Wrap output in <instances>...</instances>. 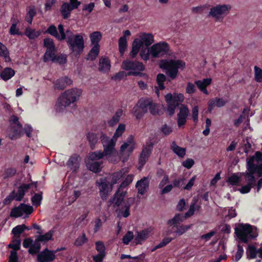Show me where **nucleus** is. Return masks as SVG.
<instances>
[{"label": "nucleus", "instance_id": "1", "mask_svg": "<svg viewBox=\"0 0 262 262\" xmlns=\"http://www.w3.org/2000/svg\"><path fill=\"white\" fill-rule=\"evenodd\" d=\"M81 94L82 90L80 89L72 88L66 90L57 99L56 103V111L58 112L63 111L67 106L78 100Z\"/></svg>", "mask_w": 262, "mask_h": 262}, {"label": "nucleus", "instance_id": "2", "mask_svg": "<svg viewBox=\"0 0 262 262\" xmlns=\"http://www.w3.org/2000/svg\"><path fill=\"white\" fill-rule=\"evenodd\" d=\"M253 228L250 224H240L235 228V234L241 242L247 244L249 239H254L258 236L256 228H255L254 230Z\"/></svg>", "mask_w": 262, "mask_h": 262}, {"label": "nucleus", "instance_id": "3", "mask_svg": "<svg viewBox=\"0 0 262 262\" xmlns=\"http://www.w3.org/2000/svg\"><path fill=\"white\" fill-rule=\"evenodd\" d=\"M154 41V36L151 33H142L139 38H136L133 41L132 49L130 52L132 58L136 57L141 48L144 45L148 47Z\"/></svg>", "mask_w": 262, "mask_h": 262}, {"label": "nucleus", "instance_id": "4", "mask_svg": "<svg viewBox=\"0 0 262 262\" xmlns=\"http://www.w3.org/2000/svg\"><path fill=\"white\" fill-rule=\"evenodd\" d=\"M185 62L181 60H162L160 63V68L167 70L166 74L171 79H174L177 76L179 69H184Z\"/></svg>", "mask_w": 262, "mask_h": 262}, {"label": "nucleus", "instance_id": "5", "mask_svg": "<svg viewBox=\"0 0 262 262\" xmlns=\"http://www.w3.org/2000/svg\"><path fill=\"white\" fill-rule=\"evenodd\" d=\"M66 42L70 50L76 57L79 56L83 52L84 40L81 34H77L73 37L67 36Z\"/></svg>", "mask_w": 262, "mask_h": 262}, {"label": "nucleus", "instance_id": "6", "mask_svg": "<svg viewBox=\"0 0 262 262\" xmlns=\"http://www.w3.org/2000/svg\"><path fill=\"white\" fill-rule=\"evenodd\" d=\"M33 211V208L32 206L25 203H20L18 206L11 209L10 216L17 218L21 216L24 214L28 215L31 214Z\"/></svg>", "mask_w": 262, "mask_h": 262}, {"label": "nucleus", "instance_id": "7", "mask_svg": "<svg viewBox=\"0 0 262 262\" xmlns=\"http://www.w3.org/2000/svg\"><path fill=\"white\" fill-rule=\"evenodd\" d=\"M169 50V45L165 41H162L152 45L150 48V54L154 57H159L166 54Z\"/></svg>", "mask_w": 262, "mask_h": 262}, {"label": "nucleus", "instance_id": "8", "mask_svg": "<svg viewBox=\"0 0 262 262\" xmlns=\"http://www.w3.org/2000/svg\"><path fill=\"white\" fill-rule=\"evenodd\" d=\"M231 9V7L230 5H217L210 9L209 16H211L215 18L219 19L222 16L227 15Z\"/></svg>", "mask_w": 262, "mask_h": 262}, {"label": "nucleus", "instance_id": "9", "mask_svg": "<svg viewBox=\"0 0 262 262\" xmlns=\"http://www.w3.org/2000/svg\"><path fill=\"white\" fill-rule=\"evenodd\" d=\"M96 185L99 187V194L103 201L107 200L110 189H112V184L105 179H100L96 181Z\"/></svg>", "mask_w": 262, "mask_h": 262}, {"label": "nucleus", "instance_id": "10", "mask_svg": "<svg viewBox=\"0 0 262 262\" xmlns=\"http://www.w3.org/2000/svg\"><path fill=\"white\" fill-rule=\"evenodd\" d=\"M147 112L145 99H140L131 111L132 114L137 120H140Z\"/></svg>", "mask_w": 262, "mask_h": 262}, {"label": "nucleus", "instance_id": "11", "mask_svg": "<svg viewBox=\"0 0 262 262\" xmlns=\"http://www.w3.org/2000/svg\"><path fill=\"white\" fill-rule=\"evenodd\" d=\"M153 145L152 143L148 142L145 146H143L139 158V164L140 168H142L147 161L152 152Z\"/></svg>", "mask_w": 262, "mask_h": 262}, {"label": "nucleus", "instance_id": "12", "mask_svg": "<svg viewBox=\"0 0 262 262\" xmlns=\"http://www.w3.org/2000/svg\"><path fill=\"white\" fill-rule=\"evenodd\" d=\"M122 67L124 70L126 71H143L145 69L144 66L142 62L130 60H124L122 62Z\"/></svg>", "mask_w": 262, "mask_h": 262}, {"label": "nucleus", "instance_id": "13", "mask_svg": "<svg viewBox=\"0 0 262 262\" xmlns=\"http://www.w3.org/2000/svg\"><path fill=\"white\" fill-rule=\"evenodd\" d=\"M189 113V109L187 105L182 104L180 107L179 113L177 114V124L179 128L186 124Z\"/></svg>", "mask_w": 262, "mask_h": 262}, {"label": "nucleus", "instance_id": "14", "mask_svg": "<svg viewBox=\"0 0 262 262\" xmlns=\"http://www.w3.org/2000/svg\"><path fill=\"white\" fill-rule=\"evenodd\" d=\"M55 258L56 256L52 250L46 248L38 254L37 260L38 262H52Z\"/></svg>", "mask_w": 262, "mask_h": 262}, {"label": "nucleus", "instance_id": "15", "mask_svg": "<svg viewBox=\"0 0 262 262\" xmlns=\"http://www.w3.org/2000/svg\"><path fill=\"white\" fill-rule=\"evenodd\" d=\"M134 202V199L132 198H127L124 201L123 204L119 209L118 215L125 218L128 217L130 214V208Z\"/></svg>", "mask_w": 262, "mask_h": 262}, {"label": "nucleus", "instance_id": "16", "mask_svg": "<svg viewBox=\"0 0 262 262\" xmlns=\"http://www.w3.org/2000/svg\"><path fill=\"white\" fill-rule=\"evenodd\" d=\"M116 143V142L115 141L111 139L108 144L103 145L104 149L102 152L106 157V159L109 162H112V157L116 153L115 149Z\"/></svg>", "mask_w": 262, "mask_h": 262}, {"label": "nucleus", "instance_id": "17", "mask_svg": "<svg viewBox=\"0 0 262 262\" xmlns=\"http://www.w3.org/2000/svg\"><path fill=\"white\" fill-rule=\"evenodd\" d=\"M165 100L167 103V111L169 115L172 116L174 114L177 106H179L178 102L173 95L170 93L165 96Z\"/></svg>", "mask_w": 262, "mask_h": 262}, {"label": "nucleus", "instance_id": "18", "mask_svg": "<svg viewBox=\"0 0 262 262\" xmlns=\"http://www.w3.org/2000/svg\"><path fill=\"white\" fill-rule=\"evenodd\" d=\"M80 157L77 154H74L70 157L67 163L68 167L73 172H76L80 166Z\"/></svg>", "mask_w": 262, "mask_h": 262}, {"label": "nucleus", "instance_id": "19", "mask_svg": "<svg viewBox=\"0 0 262 262\" xmlns=\"http://www.w3.org/2000/svg\"><path fill=\"white\" fill-rule=\"evenodd\" d=\"M130 31L126 30L123 32V35L120 37L118 40L119 51L121 56L123 55L127 48V41L126 37L130 36Z\"/></svg>", "mask_w": 262, "mask_h": 262}, {"label": "nucleus", "instance_id": "20", "mask_svg": "<svg viewBox=\"0 0 262 262\" xmlns=\"http://www.w3.org/2000/svg\"><path fill=\"white\" fill-rule=\"evenodd\" d=\"M34 184L35 187H37V182L30 184H21L18 188L17 192H16V197L17 201H21L24 198L25 193L31 188L32 185Z\"/></svg>", "mask_w": 262, "mask_h": 262}, {"label": "nucleus", "instance_id": "21", "mask_svg": "<svg viewBox=\"0 0 262 262\" xmlns=\"http://www.w3.org/2000/svg\"><path fill=\"white\" fill-rule=\"evenodd\" d=\"M211 78H204L203 80H198L194 81V84L196 85L200 91L204 94L208 95L209 92L207 90V87L210 85L212 83Z\"/></svg>", "mask_w": 262, "mask_h": 262}, {"label": "nucleus", "instance_id": "22", "mask_svg": "<svg viewBox=\"0 0 262 262\" xmlns=\"http://www.w3.org/2000/svg\"><path fill=\"white\" fill-rule=\"evenodd\" d=\"M126 193V191L123 190L117 189L111 202L114 203L115 207L120 206L124 200Z\"/></svg>", "mask_w": 262, "mask_h": 262}, {"label": "nucleus", "instance_id": "23", "mask_svg": "<svg viewBox=\"0 0 262 262\" xmlns=\"http://www.w3.org/2000/svg\"><path fill=\"white\" fill-rule=\"evenodd\" d=\"M149 185V182L148 178L143 177L141 180L137 181L136 187L138 189V193L143 195L147 191Z\"/></svg>", "mask_w": 262, "mask_h": 262}, {"label": "nucleus", "instance_id": "24", "mask_svg": "<svg viewBox=\"0 0 262 262\" xmlns=\"http://www.w3.org/2000/svg\"><path fill=\"white\" fill-rule=\"evenodd\" d=\"M72 83V80L67 76H65L57 79L54 84L56 89L62 90Z\"/></svg>", "mask_w": 262, "mask_h": 262}, {"label": "nucleus", "instance_id": "25", "mask_svg": "<svg viewBox=\"0 0 262 262\" xmlns=\"http://www.w3.org/2000/svg\"><path fill=\"white\" fill-rule=\"evenodd\" d=\"M54 231L52 230H50L48 232L45 233V234H39L35 237V240L38 243L45 244L47 243L48 241L53 240V236Z\"/></svg>", "mask_w": 262, "mask_h": 262}, {"label": "nucleus", "instance_id": "26", "mask_svg": "<svg viewBox=\"0 0 262 262\" xmlns=\"http://www.w3.org/2000/svg\"><path fill=\"white\" fill-rule=\"evenodd\" d=\"M12 135L9 136L11 140L15 139L17 137H20L24 135L23 129V125L21 123L13 125L11 126Z\"/></svg>", "mask_w": 262, "mask_h": 262}, {"label": "nucleus", "instance_id": "27", "mask_svg": "<svg viewBox=\"0 0 262 262\" xmlns=\"http://www.w3.org/2000/svg\"><path fill=\"white\" fill-rule=\"evenodd\" d=\"M172 229L176 228V229L173 231V232L176 233V236H180L184 234L187 231L190 229L192 226V225H185L183 224H178L172 225Z\"/></svg>", "mask_w": 262, "mask_h": 262}, {"label": "nucleus", "instance_id": "28", "mask_svg": "<svg viewBox=\"0 0 262 262\" xmlns=\"http://www.w3.org/2000/svg\"><path fill=\"white\" fill-rule=\"evenodd\" d=\"M73 10L70 6L69 3L64 2L61 6L60 13L63 19H68L71 15V13Z\"/></svg>", "mask_w": 262, "mask_h": 262}, {"label": "nucleus", "instance_id": "29", "mask_svg": "<svg viewBox=\"0 0 262 262\" xmlns=\"http://www.w3.org/2000/svg\"><path fill=\"white\" fill-rule=\"evenodd\" d=\"M188 218V217H186V215H183L181 213H177L175 214L174 217L168 220L167 225L169 226H172V225L181 224L182 222H183L185 219Z\"/></svg>", "mask_w": 262, "mask_h": 262}, {"label": "nucleus", "instance_id": "30", "mask_svg": "<svg viewBox=\"0 0 262 262\" xmlns=\"http://www.w3.org/2000/svg\"><path fill=\"white\" fill-rule=\"evenodd\" d=\"M148 237V232L147 230L138 231L135 238L136 245L142 244Z\"/></svg>", "mask_w": 262, "mask_h": 262}, {"label": "nucleus", "instance_id": "31", "mask_svg": "<svg viewBox=\"0 0 262 262\" xmlns=\"http://www.w3.org/2000/svg\"><path fill=\"white\" fill-rule=\"evenodd\" d=\"M111 68L110 61L107 57H103L100 59L99 64V71L107 72Z\"/></svg>", "mask_w": 262, "mask_h": 262}, {"label": "nucleus", "instance_id": "32", "mask_svg": "<svg viewBox=\"0 0 262 262\" xmlns=\"http://www.w3.org/2000/svg\"><path fill=\"white\" fill-rule=\"evenodd\" d=\"M15 71L11 68H5L0 73L1 78L4 81H7L10 79L14 76Z\"/></svg>", "mask_w": 262, "mask_h": 262}, {"label": "nucleus", "instance_id": "33", "mask_svg": "<svg viewBox=\"0 0 262 262\" xmlns=\"http://www.w3.org/2000/svg\"><path fill=\"white\" fill-rule=\"evenodd\" d=\"M171 150L180 158H183L186 154V149L177 145L175 141H173L170 146Z\"/></svg>", "mask_w": 262, "mask_h": 262}, {"label": "nucleus", "instance_id": "34", "mask_svg": "<svg viewBox=\"0 0 262 262\" xmlns=\"http://www.w3.org/2000/svg\"><path fill=\"white\" fill-rule=\"evenodd\" d=\"M86 138L89 141L91 149H94L95 145L98 142L99 138V134H96L93 133H89L86 135Z\"/></svg>", "mask_w": 262, "mask_h": 262}, {"label": "nucleus", "instance_id": "35", "mask_svg": "<svg viewBox=\"0 0 262 262\" xmlns=\"http://www.w3.org/2000/svg\"><path fill=\"white\" fill-rule=\"evenodd\" d=\"M145 104L146 105V109L149 110L150 113L152 115H158L159 113L157 103H153L148 100L145 99Z\"/></svg>", "mask_w": 262, "mask_h": 262}, {"label": "nucleus", "instance_id": "36", "mask_svg": "<svg viewBox=\"0 0 262 262\" xmlns=\"http://www.w3.org/2000/svg\"><path fill=\"white\" fill-rule=\"evenodd\" d=\"M41 33V32L40 30H36L29 27H27L25 31V35L30 39H35L39 37Z\"/></svg>", "mask_w": 262, "mask_h": 262}, {"label": "nucleus", "instance_id": "37", "mask_svg": "<svg viewBox=\"0 0 262 262\" xmlns=\"http://www.w3.org/2000/svg\"><path fill=\"white\" fill-rule=\"evenodd\" d=\"M258 254V249L254 246L249 245L248 246L246 250L247 258L249 259H254Z\"/></svg>", "mask_w": 262, "mask_h": 262}, {"label": "nucleus", "instance_id": "38", "mask_svg": "<svg viewBox=\"0 0 262 262\" xmlns=\"http://www.w3.org/2000/svg\"><path fill=\"white\" fill-rule=\"evenodd\" d=\"M123 114V111L121 109H118L113 116L112 119L109 120L107 124L109 126H114L120 120L121 117Z\"/></svg>", "mask_w": 262, "mask_h": 262}, {"label": "nucleus", "instance_id": "39", "mask_svg": "<svg viewBox=\"0 0 262 262\" xmlns=\"http://www.w3.org/2000/svg\"><path fill=\"white\" fill-rule=\"evenodd\" d=\"M9 52L6 46L0 42V56L3 57L5 62H10L11 58Z\"/></svg>", "mask_w": 262, "mask_h": 262}, {"label": "nucleus", "instance_id": "40", "mask_svg": "<svg viewBox=\"0 0 262 262\" xmlns=\"http://www.w3.org/2000/svg\"><path fill=\"white\" fill-rule=\"evenodd\" d=\"M100 46L94 45L90 50L86 59L91 61L94 60L99 53Z\"/></svg>", "mask_w": 262, "mask_h": 262}, {"label": "nucleus", "instance_id": "41", "mask_svg": "<svg viewBox=\"0 0 262 262\" xmlns=\"http://www.w3.org/2000/svg\"><path fill=\"white\" fill-rule=\"evenodd\" d=\"M56 51V50H46L43 56V61L45 62H47L49 61H51L53 62L56 56V54L55 53Z\"/></svg>", "mask_w": 262, "mask_h": 262}, {"label": "nucleus", "instance_id": "42", "mask_svg": "<svg viewBox=\"0 0 262 262\" xmlns=\"http://www.w3.org/2000/svg\"><path fill=\"white\" fill-rule=\"evenodd\" d=\"M102 164L101 162H92L86 164V166L89 169L93 172L98 173L101 171V165Z\"/></svg>", "mask_w": 262, "mask_h": 262}, {"label": "nucleus", "instance_id": "43", "mask_svg": "<svg viewBox=\"0 0 262 262\" xmlns=\"http://www.w3.org/2000/svg\"><path fill=\"white\" fill-rule=\"evenodd\" d=\"M91 44L93 45H99V42L102 38V34L100 32L95 31L90 35Z\"/></svg>", "mask_w": 262, "mask_h": 262}, {"label": "nucleus", "instance_id": "44", "mask_svg": "<svg viewBox=\"0 0 262 262\" xmlns=\"http://www.w3.org/2000/svg\"><path fill=\"white\" fill-rule=\"evenodd\" d=\"M41 249V244L36 242L35 239L34 243L28 250V252L32 255L39 253Z\"/></svg>", "mask_w": 262, "mask_h": 262}, {"label": "nucleus", "instance_id": "45", "mask_svg": "<svg viewBox=\"0 0 262 262\" xmlns=\"http://www.w3.org/2000/svg\"><path fill=\"white\" fill-rule=\"evenodd\" d=\"M241 177L237 176V173H233L227 180V182L232 186L240 185Z\"/></svg>", "mask_w": 262, "mask_h": 262}, {"label": "nucleus", "instance_id": "46", "mask_svg": "<svg viewBox=\"0 0 262 262\" xmlns=\"http://www.w3.org/2000/svg\"><path fill=\"white\" fill-rule=\"evenodd\" d=\"M199 201L198 198L194 197L192 199V203L190 206L189 210L185 213L186 217H190L192 216L195 211V206Z\"/></svg>", "mask_w": 262, "mask_h": 262}, {"label": "nucleus", "instance_id": "47", "mask_svg": "<svg viewBox=\"0 0 262 262\" xmlns=\"http://www.w3.org/2000/svg\"><path fill=\"white\" fill-rule=\"evenodd\" d=\"M166 80V77L164 74L160 73L157 75L156 82L160 90H163L165 89L164 82Z\"/></svg>", "mask_w": 262, "mask_h": 262}, {"label": "nucleus", "instance_id": "48", "mask_svg": "<svg viewBox=\"0 0 262 262\" xmlns=\"http://www.w3.org/2000/svg\"><path fill=\"white\" fill-rule=\"evenodd\" d=\"M125 129V126L124 124H120L116 129L113 137L111 138L116 142L118 138L122 136V134Z\"/></svg>", "mask_w": 262, "mask_h": 262}, {"label": "nucleus", "instance_id": "49", "mask_svg": "<svg viewBox=\"0 0 262 262\" xmlns=\"http://www.w3.org/2000/svg\"><path fill=\"white\" fill-rule=\"evenodd\" d=\"M254 171L251 169V170H248V172L241 173V176L245 177L248 183H250L252 185L253 183L255 182L256 181L254 176Z\"/></svg>", "mask_w": 262, "mask_h": 262}, {"label": "nucleus", "instance_id": "50", "mask_svg": "<svg viewBox=\"0 0 262 262\" xmlns=\"http://www.w3.org/2000/svg\"><path fill=\"white\" fill-rule=\"evenodd\" d=\"M43 46L47 48L46 50H56L53 39L50 37L43 39Z\"/></svg>", "mask_w": 262, "mask_h": 262}, {"label": "nucleus", "instance_id": "51", "mask_svg": "<svg viewBox=\"0 0 262 262\" xmlns=\"http://www.w3.org/2000/svg\"><path fill=\"white\" fill-rule=\"evenodd\" d=\"M88 241V238L84 233H83L82 235L79 236L75 241L74 243V246L79 247L83 245Z\"/></svg>", "mask_w": 262, "mask_h": 262}, {"label": "nucleus", "instance_id": "52", "mask_svg": "<svg viewBox=\"0 0 262 262\" xmlns=\"http://www.w3.org/2000/svg\"><path fill=\"white\" fill-rule=\"evenodd\" d=\"M123 177V173L121 170L114 172L112 175L111 184H117Z\"/></svg>", "mask_w": 262, "mask_h": 262}, {"label": "nucleus", "instance_id": "53", "mask_svg": "<svg viewBox=\"0 0 262 262\" xmlns=\"http://www.w3.org/2000/svg\"><path fill=\"white\" fill-rule=\"evenodd\" d=\"M105 156L101 150H97L90 153L89 158L92 161L98 160L103 158Z\"/></svg>", "mask_w": 262, "mask_h": 262}, {"label": "nucleus", "instance_id": "54", "mask_svg": "<svg viewBox=\"0 0 262 262\" xmlns=\"http://www.w3.org/2000/svg\"><path fill=\"white\" fill-rule=\"evenodd\" d=\"M42 200V193H35L31 198V201L33 205L37 207L41 204Z\"/></svg>", "mask_w": 262, "mask_h": 262}, {"label": "nucleus", "instance_id": "55", "mask_svg": "<svg viewBox=\"0 0 262 262\" xmlns=\"http://www.w3.org/2000/svg\"><path fill=\"white\" fill-rule=\"evenodd\" d=\"M45 33L49 34L55 37L57 39V38L59 37V33L57 31V28L54 25H50L45 31Z\"/></svg>", "mask_w": 262, "mask_h": 262}, {"label": "nucleus", "instance_id": "56", "mask_svg": "<svg viewBox=\"0 0 262 262\" xmlns=\"http://www.w3.org/2000/svg\"><path fill=\"white\" fill-rule=\"evenodd\" d=\"M135 144L134 142V137L130 135L126 140V142L123 144L120 147V153L123 154L125 152V149L129 145Z\"/></svg>", "mask_w": 262, "mask_h": 262}, {"label": "nucleus", "instance_id": "57", "mask_svg": "<svg viewBox=\"0 0 262 262\" xmlns=\"http://www.w3.org/2000/svg\"><path fill=\"white\" fill-rule=\"evenodd\" d=\"M254 79L257 82H262V69L259 67L255 66L254 68Z\"/></svg>", "mask_w": 262, "mask_h": 262}, {"label": "nucleus", "instance_id": "58", "mask_svg": "<svg viewBox=\"0 0 262 262\" xmlns=\"http://www.w3.org/2000/svg\"><path fill=\"white\" fill-rule=\"evenodd\" d=\"M95 249L98 253L106 255L105 247L103 242L97 241L95 243Z\"/></svg>", "mask_w": 262, "mask_h": 262}, {"label": "nucleus", "instance_id": "59", "mask_svg": "<svg viewBox=\"0 0 262 262\" xmlns=\"http://www.w3.org/2000/svg\"><path fill=\"white\" fill-rule=\"evenodd\" d=\"M16 173V169L15 168H8L5 169L3 173V178L7 179L14 176Z\"/></svg>", "mask_w": 262, "mask_h": 262}, {"label": "nucleus", "instance_id": "60", "mask_svg": "<svg viewBox=\"0 0 262 262\" xmlns=\"http://www.w3.org/2000/svg\"><path fill=\"white\" fill-rule=\"evenodd\" d=\"M21 241L20 239V237H15V239L13 240V244H11L9 245V247L13 249V251H16L20 249V247Z\"/></svg>", "mask_w": 262, "mask_h": 262}, {"label": "nucleus", "instance_id": "61", "mask_svg": "<svg viewBox=\"0 0 262 262\" xmlns=\"http://www.w3.org/2000/svg\"><path fill=\"white\" fill-rule=\"evenodd\" d=\"M237 251L236 252L234 261L235 262H237L239 260V259L242 258V256L243 255L244 251L243 249V247L241 244H238L237 246Z\"/></svg>", "mask_w": 262, "mask_h": 262}, {"label": "nucleus", "instance_id": "62", "mask_svg": "<svg viewBox=\"0 0 262 262\" xmlns=\"http://www.w3.org/2000/svg\"><path fill=\"white\" fill-rule=\"evenodd\" d=\"M14 200L16 201V192L13 190L3 201L5 205L10 204Z\"/></svg>", "mask_w": 262, "mask_h": 262}, {"label": "nucleus", "instance_id": "63", "mask_svg": "<svg viewBox=\"0 0 262 262\" xmlns=\"http://www.w3.org/2000/svg\"><path fill=\"white\" fill-rule=\"evenodd\" d=\"M23 225H19L14 227L12 230V233L15 237H20V235L24 232Z\"/></svg>", "mask_w": 262, "mask_h": 262}, {"label": "nucleus", "instance_id": "64", "mask_svg": "<svg viewBox=\"0 0 262 262\" xmlns=\"http://www.w3.org/2000/svg\"><path fill=\"white\" fill-rule=\"evenodd\" d=\"M134 234L132 231H128L124 235L122 238V242L125 245H128L129 243L133 239Z\"/></svg>", "mask_w": 262, "mask_h": 262}]
</instances>
